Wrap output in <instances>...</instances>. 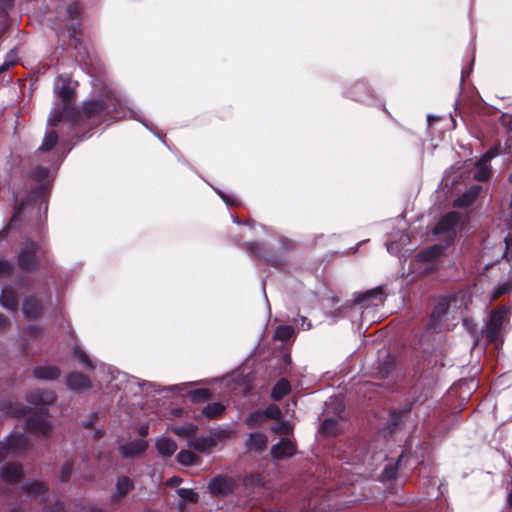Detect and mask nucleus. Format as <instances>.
<instances>
[{
    "instance_id": "11",
    "label": "nucleus",
    "mask_w": 512,
    "mask_h": 512,
    "mask_svg": "<svg viewBox=\"0 0 512 512\" xmlns=\"http://www.w3.org/2000/svg\"><path fill=\"white\" fill-rule=\"evenodd\" d=\"M296 453L294 443L286 438H282L278 443L271 447L270 454L275 460H283L293 456Z\"/></svg>"
},
{
    "instance_id": "63",
    "label": "nucleus",
    "mask_w": 512,
    "mask_h": 512,
    "mask_svg": "<svg viewBox=\"0 0 512 512\" xmlns=\"http://www.w3.org/2000/svg\"><path fill=\"white\" fill-rule=\"evenodd\" d=\"M7 324L6 318L0 314V329L4 328Z\"/></svg>"
},
{
    "instance_id": "53",
    "label": "nucleus",
    "mask_w": 512,
    "mask_h": 512,
    "mask_svg": "<svg viewBox=\"0 0 512 512\" xmlns=\"http://www.w3.org/2000/svg\"><path fill=\"white\" fill-rule=\"evenodd\" d=\"M45 512H66V511H65L63 503L56 502L52 509L46 510Z\"/></svg>"
},
{
    "instance_id": "39",
    "label": "nucleus",
    "mask_w": 512,
    "mask_h": 512,
    "mask_svg": "<svg viewBox=\"0 0 512 512\" xmlns=\"http://www.w3.org/2000/svg\"><path fill=\"white\" fill-rule=\"evenodd\" d=\"M177 494L184 501L197 502L198 500L197 493H195L192 489L180 488L177 490Z\"/></svg>"
},
{
    "instance_id": "9",
    "label": "nucleus",
    "mask_w": 512,
    "mask_h": 512,
    "mask_svg": "<svg viewBox=\"0 0 512 512\" xmlns=\"http://www.w3.org/2000/svg\"><path fill=\"white\" fill-rule=\"evenodd\" d=\"M77 82L69 75H60L54 83L56 94L62 99L63 107L73 105L74 92Z\"/></svg>"
},
{
    "instance_id": "28",
    "label": "nucleus",
    "mask_w": 512,
    "mask_h": 512,
    "mask_svg": "<svg viewBox=\"0 0 512 512\" xmlns=\"http://www.w3.org/2000/svg\"><path fill=\"white\" fill-rule=\"evenodd\" d=\"M18 263L23 270L29 271L32 267V248L26 245L19 253Z\"/></svg>"
},
{
    "instance_id": "12",
    "label": "nucleus",
    "mask_w": 512,
    "mask_h": 512,
    "mask_svg": "<svg viewBox=\"0 0 512 512\" xmlns=\"http://www.w3.org/2000/svg\"><path fill=\"white\" fill-rule=\"evenodd\" d=\"M233 481L227 476H217L210 480L208 489L213 496H224L232 491Z\"/></svg>"
},
{
    "instance_id": "43",
    "label": "nucleus",
    "mask_w": 512,
    "mask_h": 512,
    "mask_svg": "<svg viewBox=\"0 0 512 512\" xmlns=\"http://www.w3.org/2000/svg\"><path fill=\"white\" fill-rule=\"evenodd\" d=\"M73 471V464L70 461L65 462L62 465L60 479L62 482H66L70 479Z\"/></svg>"
},
{
    "instance_id": "48",
    "label": "nucleus",
    "mask_w": 512,
    "mask_h": 512,
    "mask_svg": "<svg viewBox=\"0 0 512 512\" xmlns=\"http://www.w3.org/2000/svg\"><path fill=\"white\" fill-rule=\"evenodd\" d=\"M137 384L141 387V389L143 390H148V389H151L155 392H158L160 391V388L158 385H156L155 383H152V382H147V381H143V382H139L137 381Z\"/></svg>"
},
{
    "instance_id": "44",
    "label": "nucleus",
    "mask_w": 512,
    "mask_h": 512,
    "mask_svg": "<svg viewBox=\"0 0 512 512\" xmlns=\"http://www.w3.org/2000/svg\"><path fill=\"white\" fill-rule=\"evenodd\" d=\"M475 201L474 197H471L468 191L463 193L460 197L455 200V206L457 207H465L469 206L471 203Z\"/></svg>"
},
{
    "instance_id": "10",
    "label": "nucleus",
    "mask_w": 512,
    "mask_h": 512,
    "mask_svg": "<svg viewBox=\"0 0 512 512\" xmlns=\"http://www.w3.org/2000/svg\"><path fill=\"white\" fill-rule=\"evenodd\" d=\"M499 155V149L493 147L488 150L476 163L473 172L474 179L478 181L487 180L491 175L490 161Z\"/></svg>"
},
{
    "instance_id": "7",
    "label": "nucleus",
    "mask_w": 512,
    "mask_h": 512,
    "mask_svg": "<svg viewBox=\"0 0 512 512\" xmlns=\"http://www.w3.org/2000/svg\"><path fill=\"white\" fill-rule=\"evenodd\" d=\"M80 14V7L77 3L68 5L65 16L71 20L70 24H66L65 27H54L58 38L64 37L66 34L70 38V45H73L76 49L82 45L80 38V31L78 30L79 23L76 21Z\"/></svg>"
},
{
    "instance_id": "42",
    "label": "nucleus",
    "mask_w": 512,
    "mask_h": 512,
    "mask_svg": "<svg viewBox=\"0 0 512 512\" xmlns=\"http://www.w3.org/2000/svg\"><path fill=\"white\" fill-rule=\"evenodd\" d=\"M266 420L274 419L277 420L281 417V411L276 405H269L265 410H263Z\"/></svg>"
},
{
    "instance_id": "27",
    "label": "nucleus",
    "mask_w": 512,
    "mask_h": 512,
    "mask_svg": "<svg viewBox=\"0 0 512 512\" xmlns=\"http://www.w3.org/2000/svg\"><path fill=\"white\" fill-rule=\"evenodd\" d=\"M290 384L286 379H280L273 387L271 397L278 401L290 392Z\"/></svg>"
},
{
    "instance_id": "58",
    "label": "nucleus",
    "mask_w": 512,
    "mask_h": 512,
    "mask_svg": "<svg viewBox=\"0 0 512 512\" xmlns=\"http://www.w3.org/2000/svg\"><path fill=\"white\" fill-rule=\"evenodd\" d=\"M189 384L190 383H182V384L174 385V386L170 387L169 390H171V391H179V390L185 388Z\"/></svg>"
},
{
    "instance_id": "29",
    "label": "nucleus",
    "mask_w": 512,
    "mask_h": 512,
    "mask_svg": "<svg viewBox=\"0 0 512 512\" xmlns=\"http://www.w3.org/2000/svg\"><path fill=\"white\" fill-rule=\"evenodd\" d=\"M266 421V418H265V415H264V412L261 411V410H257V411H254V412H251L245 419L244 423L250 427V428H254V427H259L261 426L262 424H264Z\"/></svg>"
},
{
    "instance_id": "45",
    "label": "nucleus",
    "mask_w": 512,
    "mask_h": 512,
    "mask_svg": "<svg viewBox=\"0 0 512 512\" xmlns=\"http://www.w3.org/2000/svg\"><path fill=\"white\" fill-rule=\"evenodd\" d=\"M18 442H22V439L17 438L15 443H10L8 446L0 444V461L8 454L10 450H15L18 448Z\"/></svg>"
},
{
    "instance_id": "4",
    "label": "nucleus",
    "mask_w": 512,
    "mask_h": 512,
    "mask_svg": "<svg viewBox=\"0 0 512 512\" xmlns=\"http://www.w3.org/2000/svg\"><path fill=\"white\" fill-rule=\"evenodd\" d=\"M34 209L38 205V221L34 222V230L37 228L39 235H43L46 215L48 210V198L52 183V175L49 168H34Z\"/></svg>"
},
{
    "instance_id": "20",
    "label": "nucleus",
    "mask_w": 512,
    "mask_h": 512,
    "mask_svg": "<svg viewBox=\"0 0 512 512\" xmlns=\"http://www.w3.org/2000/svg\"><path fill=\"white\" fill-rule=\"evenodd\" d=\"M382 301V291L380 289H374L360 294L356 298V304L362 308H366L370 305H377V302Z\"/></svg>"
},
{
    "instance_id": "57",
    "label": "nucleus",
    "mask_w": 512,
    "mask_h": 512,
    "mask_svg": "<svg viewBox=\"0 0 512 512\" xmlns=\"http://www.w3.org/2000/svg\"><path fill=\"white\" fill-rule=\"evenodd\" d=\"M181 482H182V480L180 478L172 477L169 479L168 484L170 486H178Z\"/></svg>"
},
{
    "instance_id": "6",
    "label": "nucleus",
    "mask_w": 512,
    "mask_h": 512,
    "mask_svg": "<svg viewBox=\"0 0 512 512\" xmlns=\"http://www.w3.org/2000/svg\"><path fill=\"white\" fill-rule=\"evenodd\" d=\"M508 308L498 307L493 309L486 321L485 328L483 330L486 342L500 346L503 343V334L505 325L508 323Z\"/></svg>"
},
{
    "instance_id": "37",
    "label": "nucleus",
    "mask_w": 512,
    "mask_h": 512,
    "mask_svg": "<svg viewBox=\"0 0 512 512\" xmlns=\"http://www.w3.org/2000/svg\"><path fill=\"white\" fill-rule=\"evenodd\" d=\"M293 333H294V329L291 326H288V325L278 326L274 332V338L281 340V341H286L293 335Z\"/></svg>"
},
{
    "instance_id": "35",
    "label": "nucleus",
    "mask_w": 512,
    "mask_h": 512,
    "mask_svg": "<svg viewBox=\"0 0 512 512\" xmlns=\"http://www.w3.org/2000/svg\"><path fill=\"white\" fill-rule=\"evenodd\" d=\"M57 141H58L57 133L54 130H49L46 132L43 142L39 147V150L40 151H49L56 145Z\"/></svg>"
},
{
    "instance_id": "14",
    "label": "nucleus",
    "mask_w": 512,
    "mask_h": 512,
    "mask_svg": "<svg viewBox=\"0 0 512 512\" xmlns=\"http://www.w3.org/2000/svg\"><path fill=\"white\" fill-rule=\"evenodd\" d=\"M134 486V481L128 476L122 475L117 477L115 484V493L111 495V501H120L134 489Z\"/></svg>"
},
{
    "instance_id": "46",
    "label": "nucleus",
    "mask_w": 512,
    "mask_h": 512,
    "mask_svg": "<svg viewBox=\"0 0 512 512\" xmlns=\"http://www.w3.org/2000/svg\"><path fill=\"white\" fill-rule=\"evenodd\" d=\"M33 488H34V499L37 496L44 495V493L47 491V487L44 483L38 482L35 480H34Z\"/></svg>"
},
{
    "instance_id": "51",
    "label": "nucleus",
    "mask_w": 512,
    "mask_h": 512,
    "mask_svg": "<svg viewBox=\"0 0 512 512\" xmlns=\"http://www.w3.org/2000/svg\"><path fill=\"white\" fill-rule=\"evenodd\" d=\"M11 265L8 261L0 260V274H7L10 272Z\"/></svg>"
},
{
    "instance_id": "47",
    "label": "nucleus",
    "mask_w": 512,
    "mask_h": 512,
    "mask_svg": "<svg viewBox=\"0 0 512 512\" xmlns=\"http://www.w3.org/2000/svg\"><path fill=\"white\" fill-rule=\"evenodd\" d=\"M291 430V426L288 422L281 423L279 425H275L272 427V431L276 433H289Z\"/></svg>"
},
{
    "instance_id": "49",
    "label": "nucleus",
    "mask_w": 512,
    "mask_h": 512,
    "mask_svg": "<svg viewBox=\"0 0 512 512\" xmlns=\"http://www.w3.org/2000/svg\"><path fill=\"white\" fill-rule=\"evenodd\" d=\"M215 191L217 192V194L222 198V200L227 204V205H236L237 204V201L235 198L229 196V195H226L224 194L222 191L218 190V189H215Z\"/></svg>"
},
{
    "instance_id": "64",
    "label": "nucleus",
    "mask_w": 512,
    "mask_h": 512,
    "mask_svg": "<svg viewBox=\"0 0 512 512\" xmlns=\"http://www.w3.org/2000/svg\"><path fill=\"white\" fill-rule=\"evenodd\" d=\"M507 127L512 132V118L508 120Z\"/></svg>"
},
{
    "instance_id": "32",
    "label": "nucleus",
    "mask_w": 512,
    "mask_h": 512,
    "mask_svg": "<svg viewBox=\"0 0 512 512\" xmlns=\"http://www.w3.org/2000/svg\"><path fill=\"white\" fill-rule=\"evenodd\" d=\"M211 392L207 388H200L189 392V398L193 403H203L211 398Z\"/></svg>"
},
{
    "instance_id": "34",
    "label": "nucleus",
    "mask_w": 512,
    "mask_h": 512,
    "mask_svg": "<svg viewBox=\"0 0 512 512\" xmlns=\"http://www.w3.org/2000/svg\"><path fill=\"white\" fill-rule=\"evenodd\" d=\"M404 455L401 454L398 456L397 462L395 464H389L385 466L381 473V477L383 480H392L396 478L398 472V465L403 460Z\"/></svg>"
},
{
    "instance_id": "21",
    "label": "nucleus",
    "mask_w": 512,
    "mask_h": 512,
    "mask_svg": "<svg viewBox=\"0 0 512 512\" xmlns=\"http://www.w3.org/2000/svg\"><path fill=\"white\" fill-rule=\"evenodd\" d=\"M158 453L163 457H171L177 450L176 442L168 437H160L155 443Z\"/></svg>"
},
{
    "instance_id": "62",
    "label": "nucleus",
    "mask_w": 512,
    "mask_h": 512,
    "mask_svg": "<svg viewBox=\"0 0 512 512\" xmlns=\"http://www.w3.org/2000/svg\"><path fill=\"white\" fill-rule=\"evenodd\" d=\"M148 430H149L148 426H142L139 430V433L141 436H146V435H148Z\"/></svg>"
},
{
    "instance_id": "36",
    "label": "nucleus",
    "mask_w": 512,
    "mask_h": 512,
    "mask_svg": "<svg viewBox=\"0 0 512 512\" xmlns=\"http://www.w3.org/2000/svg\"><path fill=\"white\" fill-rule=\"evenodd\" d=\"M179 464L184 466H190L196 463L197 457L191 451L181 450L176 457Z\"/></svg>"
},
{
    "instance_id": "1",
    "label": "nucleus",
    "mask_w": 512,
    "mask_h": 512,
    "mask_svg": "<svg viewBox=\"0 0 512 512\" xmlns=\"http://www.w3.org/2000/svg\"><path fill=\"white\" fill-rule=\"evenodd\" d=\"M410 411L411 404L406 405L398 412H391L387 426L377 434L373 441L366 443L359 439L350 440L341 444L335 455L350 464H367L370 468L376 466L387 459V454L383 448L387 442V436H393L402 429L410 416Z\"/></svg>"
},
{
    "instance_id": "59",
    "label": "nucleus",
    "mask_w": 512,
    "mask_h": 512,
    "mask_svg": "<svg viewBox=\"0 0 512 512\" xmlns=\"http://www.w3.org/2000/svg\"><path fill=\"white\" fill-rule=\"evenodd\" d=\"M33 253H34V272L39 268V265L37 263V254H38V250L36 248V246L34 245V250H33Z\"/></svg>"
},
{
    "instance_id": "16",
    "label": "nucleus",
    "mask_w": 512,
    "mask_h": 512,
    "mask_svg": "<svg viewBox=\"0 0 512 512\" xmlns=\"http://www.w3.org/2000/svg\"><path fill=\"white\" fill-rule=\"evenodd\" d=\"M268 443L267 436L262 432H252L248 435L246 440V447L249 451H255L257 453H262Z\"/></svg>"
},
{
    "instance_id": "19",
    "label": "nucleus",
    "mask_w": 512,
    "mask_h": 512,
    "mask_svg": "<svg viewBox=\"0 0 512 512\" xmlns=\"http://www.w3.org/2000/svg\"><path fill=\"white\" fill-rule=\"evenodd\" d=\"M59 376L60 370L54 365L46 364L34 367V378L40 380H56Z\"/></svg>"
},
{
    "instance_id": "52",
    "label": "nucleus",
    "mask_w": 512,
    "mask_h": 512,
    "mask_svg": "<svg viewBox=\"0 0 512 512\" xmlns=\"http://www.w3.org/2000/svg\"><path fill=\"white\" fill-rule=\"evenodd\" d=\"M128 113H129V117L131 119L137 120V121L143 123V125L147 127V125L144 123V121L142 120V118L138 112H136L133 109L128 108Z\"/></svg>"
},
{
    "instance_id": "15",
    "label": "nucleus",
    "mask_w": 512,
    "mask_h": 512,
    "mask_svg": "<svg viewBox=\"0 0 512 512\" xmlns=\"http://www.w3.org/2000/svg\"><path fill=\"white\" fill-rule=\"evenodd\" d=\"M67 387L75 392H83L90 388V379L79 372H72L65 379Z\"/></svg>"
},
{
    "instance_id": "26",
    "label": "nucleus",
    "mask_w": 512,
    "mask_h": 512,
    "mask_svg": "<svg viewBox=\"0 0 512 512\" xmlns=\"http://www.w3.org/2000/svg\"><path fill=\"white\" fill-rule=\"evenodd\" d=\"M225 411V406L219 402L206 405L202 409V415L208 419L219 418Z\"/></svg>"
},
{
    "instance_id": "33",
    "label": "nucleus",
    "mask_w": 512,
    "mask_h": 512,
    "mask_svg": "<svg viewBox=\"0 0 512 512\" xmlns=\"http://www.w3.org/2000/svg\"><path fill=\"white\" fill-rule=\"evenodd\" d=\"M197 431V426L192 423H187L182 426H176L172 428V432L180 437H193Z\"/></svg>"
},
{
    "instance_id": "18",
    "label": "nucleus",
    "mask_w": 512,
    "mask_h": 512,
    "mask_svg": "<svg viewBox=\"0 0 512 512\" xmlns=\"http://www.w3.org/2000/svg\"><path fill=\"white\" fill-rule=\"evenodd\" d=\"M147 448V442L142 439L133 440L120 446V452L124 457H134L143 453Z\"/></svg>"
},
{
    "instance_id": "38",
    "label": "nucleus",
    "mask_w": 512,
    "mask_h": 512,
    "mask_svg": "<svg viewBox=\"0 0 512 512\" xmlns=\"http://www.w3.org/2000/svg\"><path fill=\"white\" fill-rule=\"evenodd\" d=\"M440 248L437 246L429 247L418 254L419 260L431 261L438 257Z\"/></svg>"
},
{
    "instance_id": "24",
    "label": "nucleus",
    "mask_w": 512,
    "mask_h": 512,
    "mask_svg": "<svg viewBox=\"0 0 512 512\" xmlns=\"http://www.w3.org/2000/svg\"><path fill=\"white\" fill-rule=\"evenodd\" d=\"M343 429L342 423L333 418H326L320 427V431L325 436H335Z\"/></svg>"
},
{
    "instance_id": "54",
    "label": "nucleus",
    "mask_w": 512,
    "mask_h": 512,
    "mask_svg": "<svg viewBox=\"0 0 512 512\" xmlns=\"http://www.w3.org/2000/svg\"><path fill=\"white\" fill-rule=\"evenodd\" d=\"M461 320L463 322V325L467 328V330H469L471 333H473L474 332V325L472 324V321L467 319L464 315H463V318Z\"/></svg>"
},
{
    "instance_id": "25",
    "label": "nucleus",
    "mask_w": 512,
    "mask_h": 512,
    "mask_svg": "<svg viewBox=\"0 0 512 512\" xmlns=\"http://www.w3.org/2000/svg\"><path fill=\"white\" fill-rule=\"evenodd\" d=\"M53 284H54V281H51V282L45 284L47 287H46V291H45V296L43 298L42 297L36 298V296L34 295V308H33L34 320L36 319L38 314H40V312L44 308V304H42V302H45V304L47 302L51 303V292L50 291H51V286Z\"/></svg>"
},
{
    "instance_id": "23",
    "label": "nucleus",
    "mask_w": 512,
    "mask_h": 512,
    "mask_svg": "<svg viewBox=\"0 0 512 512\" xmlns=\"http://www.w3.org/2000/svg\"><path fill=\"white\" fill-rule=\"evenodd\" d=\"M0 303L6 309L15 310L18 303L16 292L10 287L3 288Z\"/></svg>"
},
{
    "instance_id": "60",
    "label": "nucleus",
    "mask_w": 512,
    "mask_h": 512,
    "mask_svg": "<svg viewBox=\"0 0 512 512\" xmlns=\"http://www.w3.org/2000/svg\"><path fill=\"white\" fill-rule=\"evenodd\" d=\"M302 326H306L305 329L308 330L311 328V323L306 317H302Z\"/></svg>"
},
{
    "instance_id": "3",
    "label": "nucleus",
    "mask_w": 512,
    "mask_h": 512,
    "mask_svg": "<svg viewBox=\"0 0 512 512\" xmlns=\"http://www.w3.org/2000/svg\"><path fill=\"white\" fill-rule=\"evenodd\" d=\"M469 297L466 292H458L451 296L441 298L435 305L431 314L433 330L450 329L463 318L468 306Z\"/></svg>"
},
{
    "instance_id": "2",
    "label": "nucleus",
    "mask_w": 512,
    "mask_h": 512,
    "mask_svg": "<svg viewBox=\"0 0 512 512\" xmlns=\"http://www.w3.org/2000/svg\"><path fill=\"white\" fill-rule=\"evenodd\" d=\"M122 106L123 100L116 92L111 88L105 87L100 100L85 101L81 109L75 107L74 104L64 106L50 119V124L56 125L63 119L76 124L85 119H104L110 115L113 119H121L126 117L120 111Z\"/></svg>"
},
{
    "instance_id": "41",
    "label": "nucleus",
    "mask_w": 512,
    "mask_h": 512,
    "mask_svg": "<svg viewBox=\"0 0 512 512\" xmlns=\"http://www.w3.org/2000/svg\"><path fill=\"white\" fill-rule=\"evenodd\" d=\"M511 283L510 282H504L502 284H499L493 291L492 295H491V299L490 301H493L495 299H497L498 297H500L501 295L509 292L511 290Z\"/></svg>"
},
{
    "instance_id": "50",
    "label": "nucleus",
    "mask_w": 512,
    "mask_h": 512,
    "mask_svg": "<svg viewBox=\"0 0 512 512\" xmlns=\"http://www.w3.org/2000/svg\"><path fill=\"white\" fill-rule=\"evenodd\" d=\"M481 190H482V186L477 184V185L471 186L467 191L469 192L471 197H474V199H476L478 197V195L480 194Z\"/></svg>"
},
{
    "instance_id": "55",
    "label": "nucleus",
    "mask_w": 512,
    "mask_h": 512,
    "mask_svg": "<svg viewBox=\"0 0 512 512\" xmlns=\"http://www.w3.org/2000/svg\"><path fill=\"white\" fill-rule=\"evenodd\" d=\"M13 0H0V11H6L12 6Z\"/></svg>"
},
{
    "instance_id": "17",
    "label": "nucleus",
    "mask_w": 512,
    "mask_h": 512,
    "mask_svg": "<svg viewBox=\"0 0 512 512\" xmlns=\"http://www.w3.org/2000/svg\"><path fill=\"white\" fill-rule=\"evenodd\" d=\"M188 447L197 452H208L215 447L210 434L205 436H193L188 440Z\"/></svg>"
},
{
    "instance_id": "8",
    "label": "nucleus",
    "mask_w": 512,
    "mask_h": 512,
    "mask_svg": "<svg viewBox=\"0 0 512 512\" xmlns=\"http://www.w3.org/2000/svg\"><path fill=\"white\" fill-rule=\"evenodd\" d=\"M460 221L461 215L458 212H448L439 220L434 228V233L446 239H452L457 233Z\"/></svg>"
},
{
    "instance_id": "22",
    "label": "nucleus",
    "mask_w": 512,
    "mask_h": 512,
    "mask_svg": "<svg viewBox=\"0 0 512 512\" xmlns=\"http://www.w3.org/2000/svg\"><path fill=\"white\" fill-rule=\"evenodd\" d=\"M23 468L19 464H7L2 470V477L8 483H14L21 479Z\"/></svg>"
},
{
    "instance_id": "56",
    "label": "nucleus",
    "mask_w": 512,
    "mask_h": 512,
    "mask_svg": "<svg viewBox=\"0 0 512 512\" xmlns=\"http://www.w3.org/2000/svg\"><path fill=\"white\" fill-rule=\"evenodd\" d=\"M22 311L25 316L29 317L32 313V306L29 304V302H25L22 307Z\"/></svg>"
},
{
    "instance_id": "40",
    "label": "nucleus",
    "mask_w": 512,
    "mask_h": 512,
    "mask_svg": "<svg viewBox=\"0 0 512 512\" xmlns=\"http://www.w3.org/2000/svg\"><path fill=\"white\" fill-rule=\"evenodd\" d=\"M246 249L259 258H265L266 255L263 251V246L257 242H248L246 243Z\"/></svg>"
},
{
    "instance_id": "61",
    "label": "nucleus",
    "mask_w": 512,
    "mask_h": 512,
    "mask_svg": "<svg viewBox=\"0 0 512 512\" xmlns=\"http://www.w3.org/2000/svg\"><path fill=\"white\" fill-rule=\"evenodd\" d=\"M20 213H21V209L20 208L15 211V213L13 215V218H12V221H11V225L14 224L17 221L18 217L20 216Z\"/></svg>"
},
{
    "instance_id": "31",
    "label": "nucleus",
    "mask_w": 512,
    "mask_h": 512,
    "mask_svg": "<svg viewBox=\"0 0 512 512\" xmlns=\"http://www.w3.org/2000/svg\"><path fill=\"white\" fill-rule=\"evenodd\" d=\"M213 442H215V446L218 444V442L220 441H223V440H226L228 438H230L234 432L233 430L229 429V428H215V429H212L210 432H209Z\"/></svg>"
},
{
    "instance_id": "5",
    "label": "nucleus",
    "mask_w": 512,
    "mask_h": 512,
    "mask_svg": "<svg viewBox=\"0 0 512 512\" xmlns=\"http://www.w3.org/2000/svg\"><path fill=\"white\" fill-rule=\"evenodd\" d=\"M56 394L49 389L34 388V437H49L53 431L48 411L54 405Z\"/></svg>"
},
{
    "instance_id": "13",
    "label": "nucleus",
    "mask_w": 512,
    "mask_h": 512,
    "mask_svg": "<svg viewBox=\"0 0 512 512\" xmlns=\"http://www.w3.org/2000/svg\"><path fill=\"white\" fill-rule=\"evenodd\" d=\"M410 243L409 235L402 230H397L389 235L386 247L390 254H397L407 244Z\"/></svg>"
},
{
    "instance_id": "30",
    "label": "nucleus",
    "mask_w": 512,
    "mask_h": 512,
    "mask_svg": "<svg viewBox=\"0 0 512 512\" xmlns=\"http://www.w3.org/2000/svg\"><path fill=\"white\" fill-rule=\"evenodd\" d=\"M74 356L77 358L78 362L88 369H94L95 365L90 357L86 354L85 351L79 345H75L73 348Z\"/></svg>"
}]
</instances>
